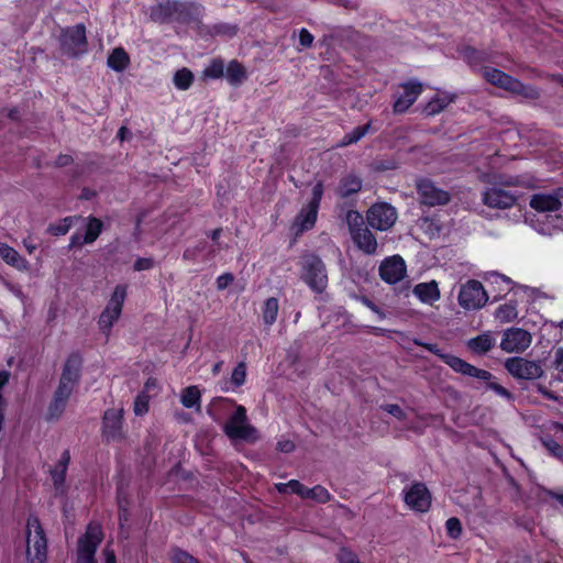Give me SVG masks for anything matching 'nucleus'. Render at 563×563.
I'll use <instances>...</instances> for the list:
<instances>
[{"mask_svg": "<svg viewBox=\"0 0 563 563\" xmlns=\"http://www.w3.org/2000/svg\"><path fill=\"white\" fill-rule=\"evenodd\" d=\"M544 445L547 446V449L549 451H551L554 455L556 456H560L563 454V446L560 445L558 442H555L554 440H547V441H543Z\"/></svg>", "mask_w": 563, "mask_h": 563, "instance_id": "obj_56", "label": "nucleus"}, {"mask_svg": "<svg viewBox=\"0 0 563 563\" xmlns=\"http://www.w3.org/2000/svg\"><path fill=\"white\" fill-rule=\"evenodd\" d=\"M126 297V286L118 285L108 301L106 308L101 312L98 324L100 330L108 336L113 324L121 316L122 307Z\"/></svg>", "mask_w": 563, "mask_h": 563, "instance_id": "obj_7", "label": "nucleus"}, {"mask_svg": "<svg viewBox=\"0 0 563 563\" xmlns=\"http://www.w3.org/2000/svg\"><path fill=\"white\" fill-rule=\"evenodd\" d=\"M401 92L395 98L393 110L395 113L406 112L423 91V86L417 80H410L400 86Z\"/></svg>", "mask_w": 563, "mask_h": 563, "instance_id": "obj_17", "label": "nucleus"}, {"mask_svg": "<svg viewBox=\"0 0 563 563\" xmlns=\"http://www.w3.org/2000/svg\"><path fill=\"white\" fill-rule=\"evenodd\" d=\"M172 563H199V561L188 552L175 549L170 553Z\"/></svg>", "mask_w": 563, "mask_h": 563, "instance_id": "obj_45", "label": "nucleus"}, {"mask_svg": "<svg viewBox=\"0 0 563 563\" xmlns=\"http://www.w3.org/2000/svg\"><path fill=\"white\" fill-rule=\"evenodd\" d=\"M465 58L472 66H476L477 63L482 59V53L476 49L470 48L465 52Z\"/></svg>", "mask_w": 563, "mask_h": 563, "instance_id": "obj_55", "label": "nucleus"}, {"mask_svg": "<svg viewBox=\"0 0 563 563\" xmlns=\"http://www.w3.org/2000/svg\"><path fill=\"white\" fill-rule=\"evenodd\" d=\"M505 367L517 379L533 380L543 375V369L539 362L523 357L516 356L506 360Z\"/></svg>", "mask_w": 563, "mask_h": 563, "instance_id": "obj_11", "label": "nucleus"}, {"mask_svg": "<svg viewBox=\"0 0 563 563\" xmlns=\"http://www.w3.org/2000/svg\"><path fill=\"white\" fill-rule=\"evenodd\" d=\"M445 527L448 534L453 539H457L462 533V525L457 518L452 517L448 519Z\"/></svg>", "mask_w": 563, "mask_h": 563, "instance_id": "obj_46", "label": "nucleus"}, {"mask_svg": "<svg viewBox=\"0 0 563 563\" xmlns=\"http://www.w3.org/2000/svg\"><path fill=\"white\" fill-rule=\"evenodd\" d=\"M25 534L27 563H46L47 539L37 517L29 516Z\"/></svg>", "mask_w": 563, "mask_h": 563, "instance_id": "obj_2", "label": "nucleus"}, {"mask_svg": "<svg viewBox=\"0 0 563 563\" xmlns=\"http://www.w3.org/2000/svg\"><path fill=\"white\" fill-rule=\"evenodd\" d=\"M406 263L399 255L385 258L379 266V276L387 284H396L406 276Z\"/></svg>", "mask_w": 563, "mask_h": 563, "instance_id": "obj_18", "label": "nucleus"}, {"mask_svg": "<svg viewBox=\"0 0 563 563\" xmlns=\"http://www.w3.org/2000/svg\"><path fill=\"white\" fill-rule=\"evenodd\" d=\"M102 228H103V223L101 222V220H99L95 217H89L87 219V228H86V233L84 236V243H86V244L93 243L100 235Z\"/></svg>", "mask_w": 563, "mask_h": 563, "instance_id": "obj_32", "label": "nucleus"}, {"mask_svg": "<svg viewBox=\"0 0 563 563\" xmlns=\"http://www.w3.org/2000/svg\"><path fill=\"white\" fill-rule=\"evenodd\" d=\"M532 343V335L521 328H510L504 332L500 349L507 353H520Z\"/></svg>", "mask_w": 563, "mask_h": 563, "instance_id": "obj_14", "label": "nucleus"}, {"mask_svg": "<svg viewBox=\"0 0 563 563\" xmlns=\"http://www.w3.org/2000/svg\"><path fill=\"white\" fill-rule=\"evenodd\" d=\"M227 78L230 84L238 85L246 79L244 67L236 60H231L227 67Z\"/></svg>", "mask_w": 563, "mask_h": 563, "instance_id": "obj_34", "label": "nucleus"}, {"mask_svg": "<svg viewBox=\"0 0 563 563\" xmlns=\"http://www.w3.org/2000/svg\"><path fill=\"white\" fill-rule=\"evenodd\" d=\"M0 257L8 265L16 268L20 272H26L30 268L29 262L22 257L18 251L3 242H0Z\"/></svg>", "mask_w": 563, "mask_h": 563, "instance_id": "obj_22", "label": "nucleus"}, {"mask_svg": "<svg viewBox=\"0 0 563 563\" xmlns=\"http://www.w3.org/2000/svg\"><path fill=\"white\" fill-rule=\"evenodd\" d=\"M303 498L311 499L317 503H327L330 500L331 494L323 486L317 485L312 488L306 487Z\"/></svg>", "mask_w": 563, "mask_h": 563, "instance_id": "obj_37", "label": "nucleus"}, {"mask_svg": "<svg viewBox=\"0 0 563 563\" xmlns=\"http://www.w3.org/2000/svg\"><path fill=\"white\" fill-rule=\"evenodd\" d=\"M351 236L357 247L364 253L374 254L376 252L377 241L374 234L367 228L355 231V233Z\"/></svg>", "mask_w": 563, "mask_h": 563, "instance_id": "obj_24", "label": "nucleus"}, {"mask_svg": "<svg viewBox=\"0 0 563 563\" xmlns=\"http://www.w3.org/2000/svg\"><path fill=\"white\" fill-rule=\"evenodd\" d=\"M345 221L349 225L351 235L357 230L364 229V220L360 212L355 210H349L345 214Z\"/></svg>", "mask_w": 563, "mask_h": 563, "instance_id": "obj_40", "label": "nucleus"}, {"mask_svg": "<svg viewBox=\"0 0 563 563\" xmlns=\"http://www.w3.org/2000/svg\"><path fill=\"white\" fill-rule=\"evenodd\" d=\"M495 338L490 332H484L467 341V347L476 354H485L495 345Z\"/></svg>", "mask_w": 563, "mask_h": 563, "instance_id": "obj_26", "label": "nucleus"}, {"mask_svg": "<svg viewBox=\"0 0 563 563\" xmlns=\"http://www.w3.org/2000/svg\"><path fill=\"white\" fill-rule=\"evenodd\" d=\"M76 220V217H66L56 223L49 224L47 231L52 235H65L70 230Z\"/></svg>", "mask_w": 563, "mask_h": 563, "instance_id": "obj_38", "label": "nucleus"}, {"mask_svg": "<svg viewBox=\"0 0 563 563\" xmlns=\"http://www.w3.org/2000/svg\"><path fill=\"white\" fill-rule=\"evenodd\" d=\"M74 388L75 386L59 380V385L54 395L68 401Z\"/></svg>", "mask_w": 563, "mask_h": 563, "instance_id": "obj_49", "label": "nucleus"}, {"mask_svg": "<svg viewBox=\"0 0 563 563\" xmlns=\"http://www.w3.org/2000/svg\"><path fill=\"white\" fill-rule=\"evenodd\" d=\"M417 190L421 203L434 207L443 206L450 201L448 191L439 188L429 179H421L417 184Z\"/></svg>", "mask_w": 563, "mask_h": 563, "instance_id": "obj_16", "label": "nucleus"}, {"mask_svg": "<svg viewBox=\"0 0 563 563\" xmlns=\"http://www.w3.org/2000/svg\"><path fill=\"white\" fill-rule=\"evenodd\" d=\"M150 395L141 391L134 400L133 411L136 416H144L148 411Z\"/></svg>", "mask_w": 563, "mask_h": 563, "instance_id": "obj_41", "label": "nucleus"}, {"mask_svg": "<svg viewBox=\"0 0 563 563\" xmlns=\"http://www.w3.org/2000/svg\"><path fill=\"white\" fill-rule=\"evenodd\" d=\"M313 35L307 29L299 31V43L302 47H310L313 43Z\"/></svg>", "mask_w": 563, "mask_h": 563, "instance_id": "obj_51", "label": "nucleus"}, {"mask_svg": "<svg viewBox=\"0 0 563 563\" xmlns=\"http://www.w3.org/2000/svg\"><path fill=\"white\" fill-rule=\"evenodd\" d=\"M153 267V261L151 258H137L134 263L135 271H146Z\"/></svg>", "mask_w": 563, "mask_h": 563, "instance_id": "obj_57", "label": "nucleus"}, {"mask_svg": "<svg viewBox=\"0 0 563 563\" xmlns=\"http://www.w3.org/2000/svg\"><path fill=\"white\" fill-rule=\"evenodd\" d=\"M278 309L279 305L277 298L271 297L265 300L263 306V321L266 325H272L275 323Z\"/></svg>", "mask_w": 563, "mask_h": 563, "instance_id": "obj_33", "label": "nucleus"}, {"mask_svg": "<svg viewBox=\"0 0 563 563\" xmlns=\"http://www.w3.org/2000/svg\"><path fill=\"white\" fill-rule=\"evenodd\" d=\"M70 462V454L68 450H65L60 459L58 460L57 464L54 466V468L51 470V476L52 481L55 487V490L58 493L64 492V484L66 478L67 468Z\"/></svg>", "mask_w": 563, "mask_h": 563, "instance_id": "obj_21", "label": "nucleus"}, {"mask_svg": "<svg viewBox=\"0 0 563 563\" xmlns=\"http://www.w3.org/2000/svg\"><path fill=\"white\" fill-rule=\"evenodd\" d=\"M413 294L424 303L432 305L440 299V290L437 282L420 283L415 286Z\"/></svg>", "mask_w": 563, "mask_h": 563, "instance_id": "obj_23", "label": "nucleus"}, {"mask_svg": "<svg viewBox=\"0 0 563 563\" xmlns=\"http://www.w3.org/2000/svg\"><path fill=\"white\" fill-rule=\"evenodd\" d=\"M362 188V180L354 175H347L342 178L338 188V194L342 198H346L351 195L358 192Z\"/></svg>", "mask_w": 563, "mask_h": 563, "instance_id": "obj_28", "label": "nucleus"}, {"mask_svg": "<svg viewBox=\"0 0 563 563\" xmlns=\"http://www.w3.org/2000/svg\"><path fill=\"white\" fill-rule=\"evenodd\" d=\"M123 408H110L103 416V434L108 440H118L122 437Z\"/></svg>", "mask_w": 563, "mask_h": 563, "instance_id": "obj_19", "label": "nucleus"}, {"mask_svg": "<svg viewBox=\"0 0 563 563\" xmlns=\"http://www.w3.org/2000/svg\"><path fill=\"white\" fill-rule=\"evenodd\" d=\"M323 195V186L321 183H317L312 188V197L308 205L319 208L320 201Z\"/></svg>", "mask_w": 563, "mask_h": 563, "instance_id": "obj_50", "label": "nucleus"}, {"mask_svg": "<svg viewBox=\"0 0 563 563\" xmlns=\"http://www.w3.org/2000/svg\"><path fill=\"white\" fill-rule=\"evenodd\" d=\"M423 346L438 355L446 365H449L454 372L460 373L465 376L474 377V378H488V374L485 372L478 371L477 367L467 363L466 361L448 353H443L435 344H423Z\"/></svg>", "mask_w": 563, "mask_h": 563, "instance_id": "obj_13", "label": "nucleus"}, {"mask_svg": "<svg viewBox=\"0 0 563 563\" xmlns=\"http://www.w3.org/2000/svg\"><path fill=\"white\" fill-rule=\"evenodd\" d=\"M214 33L217 35H224V36H233L236 34V26L225 23H219L213 26Z\"/></svg>", "mask_w": 563, "mask_h": 563, "instance_id": "obj_48", "label": "nucleus"}, {"mask_svg": "<svg viewBox=\"0 0 563 563\" xmlns=\"http://www.w3.org/2000/svg\"><path fill=\"white\" fill-rule=\"evenodd\" d=\"M62 51L68 56L76 57L87 52L88 43L86 27L84 24H76L62 30L59 36Z\"/></svg>", "mask_w": 563, "mask_h": 563, "instance_id": "obj_10", "label": "nucleus"}, {"mask_svg": "<svg viewBox=\"0 0 563 563\" xmlns=\"http://www.w3.org/2000/svg\"><path fill=\"white\" fill-rule=\"evenodd\" d=\"M518 317L517 303L515 301H508L500 305L495 311V318L503 323L511 322Z\"/></svg>", "mask_w": 563, "mask_h": 563, "instance_id": "obj_31", "label": "nucleus"}, {"mask_svg": "<svg viewBox=\"0 0 563 563\" xmlns=\"http://www.w3.org/2000/svg\"><path fill=\"white\" fill-rule=\"evenodd\" d=\"M489 297L481 282L468 279L460 286L457 301L465 310L482 309L488 301Z\"/></svg>", "mask_w": 563, "mask_h": 563, "instance_id": "obj_8", "label": "nucleus"}, {"mask_svg": "<svg viewBox=\"0 0 563 563\" xmlns=\"http://www.w3.org/2000/svg\"><path fill=\"white\" fill-rule=\"evenodd\" d=\"M306 486H303L301 483H299L296 479H291L288 482V493L296 494L303 498Z\"/></svg>", "mask_w": 563, "mask_h": 563, "instance_id": "obj_52", "label": "nucleus"}, {"mask_svg": "<svg viewBox=\"0 0 563 563\" xmlns=\"http://www.w3.org/2000/svg\"><path fill=\"white\" fill-rule=\"evenodd\" d=\"M200 398L201 394L197 386H189L184 389L180 401L181 405L186 408H196L197 411L200 410Z\"/></svg>", "mask_w": 563, "mask_h": 563, "instance_id": "obj_30", "label": "nucleus"}, {"mask_svg": "<svg viewBox=\"0 0 563 563\" xmlns=\"http://www.w3.org/2000/svg\"><path fill=\"white\" fill-rule=\"evenodd\" d=\"M318 209L319 208L308 203L301 208L292 222V230L296 235L313 228L318 216Z\"/></svg>", "mask_w": 563, "mask_h": 563, "instance_id": "obj_20", "label": "nucleus"}, {"mask_svg": "<svg viewBox=\"0 0 563 563\" xmlns=\"http://www.w3.org/2000/svg\"><path fill=\"white\" fill-rule=\"evenodd\" d=\"M382 409L386 412H388L389 415L394 416L396 419L402 421L406 419V412L404 411V409L396 405V404H387V405H384L382 406Z\"/></svg>", "mask_w": 563, "mask_h": 563, "instance_id": "obj_47", "label": "nucleus"}, {"mask_svg": "<svg viewBox=\"0 0 563 563\" xmlns=\"http://www.w3.org/2000/svg\"><path fill=\"white\" fill-rule=\"evenodd\" d=\"M129 62L130 59L128 54L121 47L114 48L108 57V66L115 71L124 70L128 67Z\"/></svg>", "mask_w": 563, "mask_h": 563, "instance_id": "obj_29", "label": "nucleus"}, {"mask_svg": "<svg viewBox=\"0 0 563 563\" xmlns=\"http://www.w3.org/2000/svg\"><path fill=\"white\" fill-rule=\"evenodd\" d=\"M277 450L284 453H290L295 450V443L289 439H280L277 442Z\"/></svg>", "mask_w": 563, "mask_h": 563, "instance_id": "obj_54", "label": "nucleus"}, {"mask_svg": "<svg viewBox=\"0 0 563 563\" xmlns=\"http://www.w3.org/2000/svg\"><path fill=\"white\" fill-rule=\"evenodd\" d=\"M157 380L155 378H148L144 385V389L142 391H145V394H148L151 390L157 389Z\"/></svg>", "mask_w": 563, "mask_h": 563, "instance_id": "obj_62", "label": "nucleus"}, {"mask_svg": "<svg viewBox=\"0 0 563 563\" xmlns=\"http://www.w3.org/2000/svg\"><path fill=\"white\" fill-rule=\"evenodd\" d=\"M454 98V95L448 92L439 93L427 103L424 111L428 115H435L453 102Z\"/></svg>", "mask_w": 563, "mask_h": 563, "instance_id": "obj_27", "label": "nucleus"}, {"mask_svg": "<svg viewBox=\"0 0 563 563\" xmlns=\"http://www.w3.org/2000/svg\"><path fill=\"white\" fill-rule=\"evenodd\" d=\"M103 556L106 563H117L114 551L109 545L103 549Z\"/></svg>", "mask_w": 563, "mask_h": 563, "instance_id": "obj_61", "label": "nucleus"}, {"mask_svg": "<svg viewBox=\"0 0 563 563\" xmlns=\"http://www.w3.org/2000/svg\"><path fill=\"white\" fill-rule=\"evenodd\" d=\"M369 128H371L369 123L361 125V126H356L352 132L344 135L340 145L347 146V145L358 142L363 136L366 135Z\"/></svg>", "mask_w": 563, "mask_h": 563, "instance_id": "obj_39", "label": "nucleus"}, {"mask_svg": "<svg viewBox=\"0 0 563 563\" xmlns=\"http://www.w3.org/2000/svg\"><path fill=\"white\" fill-rule=\"evenodd\" d=\"M246 379V365L245 363H239L232 371L230 383L234 387H240L245 383Z\"/></svg>", "mask_w": 563, "mask_h": 563, "instance_id": "obj_43", "label": "nucleus"}, {"mask_svg": "<svg viewBox=\"0 0 563 563\" xmlns=\"http://www.w3.org/2000/svg\"><path fill=\"white\" fill-rule=\"evenodd\" d=\"M67 405V400L54 395V398L48 407V417L57 419L62 416Z\"/></svg>", "mask_w": 563, "mask_h": 563, "instance_id": "obj_44", "label": "nucleus"}, {"mask_svg": "<svg viewBox=\"0 0 563 563\" xmlns=\"http://www.w3.org/2000/svg\"><path fill=\"white\" fill-rule=\"evenodd\" d=\"M194 81V74L188 68H181L174 75L173 82L179 90H187Z\"/></svg>", "mask_w": 563, "mask_h": 563, "instance_id": "obj_36", "label": "nucleus"}, {"mask_svg": "<svg viewBox=\"0 0 563 563\" xmlns=\"http://www.w3.org/2000/svg\"><path fill=\"white\" fill-rule=\"evenodd\" d=\"M4 287L7 288L8 291L13 294L19 299H21V300L24 299V295L22 292V289L18 285L11 284L9 282H4Z\"/></svg>", "mask_w": 563, "mask_h": 563, "instance_id": "obj_59", "label": "nucleus"}, {"mask_svg": "<svg viewBox=\"0 0 563 563\" xmlns=\"http://www.w3.org/2000/svg\"><path fill=\"white\" fill-rule=\"evenodd\" d=\"M102 539L101 526L97 522L89 523L86 532L78 539L76 563H96L95 553Z\"/></svg>", "mask_w": 563, "mask_h": 563, "instance_id": "obj_6", "label": "nucleus"}, {"mask_svg": "<svg viewBox=\"0 0 563 563\" xmlns=\"http://www.w3.org/2000/svg\"><path fill=\"white\" fill-rule=\"evenodd\" d=\"M563 188L559 187L551 192H538L531 196L529 206L539 213L538 221L542 218L549 221L548 227H542L539 231L542 234H551L562 225V219L559 212L562 209Z\"/></svg>", "mask_w": 563, "mask_h": 563, "instance_id": "obj_1", "label": "nucleus"}, {"mask_svg": "<svg viewBox=\"0 0 563 563\" xmlns=\"http://www.w3.org/2000/svg\"><path fill=\"white\" fill-rule=\"evenodd\" d=\"M233 282V275L225 273L217 278V288L219 290L225 289Z\"/></svg>", "mask_w": 563, "mask_h": 563, "instance_id": "obj_53", "label": "nucleus"}, {"mask_svg": "<svg viewBox=\"0 0 563 563\" xmlns=\"http://www.w3.org/2000/svg\"><path fill=\"white\" fill-rule=\"evenodd\" d=\"M118 505H119V520H120V525L123 526V523L125 521H128V514H126V508H125V505H124L123 499L121 498V496L118 497Z\"/></svg>", "mask_w": 563, "mask_h": 563, "instance_id": "obj_60", "label": "nucleus"}, {"mask_svg": "<svg viewBox=\"0 0 563 563\" xmlns=\"http://www.w3.org/2000/svg\"><path fill=\"white\" fill-rule=\"evenodd\" d=\"M405 504L413 511L426 512L431 506V494L422 483H415L404 489Z\"/></svg>", "mask_w": 563, "mask_h": 563, "instance_id": "obj_15", "label": "nucleus"}, {"mask_svg": "<svg viewBox=\"0 0 563 563\" xmlns=\"http://www.w3.org/2000/svg\"><path fill=\"white\" fill-rule=\"evenodd\" d=\"M482 74L483 77L492 85L504 88L505 90H508L512 93L522 96L523 98L537 99L540 96L537 88L532 86H526L499 69L484 67L482 69Z\"/></svg>", "mask_w": 563, "mask_h": 563, "instance_id": "obj_4", "label": "nucleus"}, {"mask_svg": "<svg viewBox=\"0 0 563 563\" xmlns=\"http://www.w3.org/2000/svg\"><path fill=\"white\" fill-rule=\"evenodd\" d=\"M80 374V358L77 355H71L65 363L60 382L68 383L76 386Z\"/></svg>", "mask_w": 563, "mask_h": 563, "instance_id": "obj_25", "label": "nucleus"}, {"mask_svg": "<svg viewBox=\"0 0 563 563\" xmlns=\"http://www.w3.org/2000/svg\"><path fill=\"white\" fill-rule=\"evenodd\" d=\"M481 199L490 209L507 210L517 203L518 197L514 191L506 189L504 183H495L482 192Z\"/></svg>", "mask_w": 563, "mask_h": 563, "instance_id": "obj_9", "label": "nucleus"}, {"mask_svg": "<svg viewBox=\"0 0 563 563\" xmlns=\"http://www.w3.org/2000/svg\"><path fill=\"white\" fill-rule=\"evenodd\" d=\"M71 162V157L68 156V155H60L57 161H56V164L58 166H66L68 165L69 163Z\"/></svg>", "mask_w": 563, "mask_h": 563, "instance_id": "obj_64", "label": "nucleus"}, {"mask_svg": "<svg viewBox=\"0 0 563 563\" xmlns=\"http://www.w3.org/2000/svg\"><path fill=\"white\" fill-rule=\"evenodd\" d=\"M300 265L301 279L311 290L318 294L323 292L328 285V275L321 258L313 254H308L302 256Z\"/></svg>", "mask_w": 563, "mask_h": 563, "instance_id": "obj_5", "label": "nucleus"}, {"mask_svg": "<svg viewBox=\"0 0 563 563\" xmlns=\"http://www.w3.org/2000/svg\"><path fill=\"white\" fill-rule=\"evenodd\" d=\"M223 432L230 440L255 442L258 439L257 430L249 422L246 409L236 405L223 424Z\"/></svg>", "mask_w": 563, "mask_h": 563, "instance_id": "obj_3", "label": "nucleus"}, {"mask_svg": "<svg viewBox=\"0 0 563 563\" xmlns=\"http://www.w3.org/2000/svg\"><path fill=\"white\" fill-rule=\"evenodd\" d=\"M554 367L563 374V347H559L554 355Z\"/></svg>", "mask_w": 563, "mask_h": 563, "instance_id": "obj_58", "label": "nucleus"}, {"mask_svg": "<svg viewBox=\"0 0 563 563\" xmlns=\"http://www.w3.org/2000/svg\"><path fill=\"white\" fill-rule=\"evenodd\" d=\"M363 302L366 305V307H368L372 311H374L375 313H377L379 316L380 319H384L385 318V313L380 311V309L375 305L373 303L371 300L368 299H363Z\"/></svg>", "mask_w": 563, "mask_h": 563, "instance_id": "obj_63", "label": "nucleus"}, {"mask_svg": "<svg viewBox=\"0 0 563 563\" xmlns=\"http://www.w3.org/2000/svg\"><path fill=\"white\" fill-rule=\"evenodd\" d=\"M478 371L485 372L488 374V376H489L488 378H477L478 380L486 383L488 389L495 391L498 396H500L509 401L514 399V395L508 389H506L505 387H503L501 385H499L498 383H496L494 380V376L490 372H488L486 369H482V368H478Z\"/></svg>", "mask_w": 563, "mask_h": 563, "instance_id": "obj_35", "label": "nucleus"}, {"mask_svg": "<svg viewBox=\"0 0 563 563\" xmlns=\"http://www.w3.org/2000/svg\"><path fill=\"white\" fill-rule=\"evenodd\" d=\"M224 65L220 59H214L203 70V76L207 78L217 79L223 76Z\"/></svg>", "mask_w": 563, "mask_h": 563, "instance_id": "obj_42", "label": "nucleus"}, {"mask_svg": "<svg viewBox=\"0 0 563 563\" xmlns=\"http://www.w3.org/2000/svg\"><path fill=\"white\" fill-rule=\"evenodd\" d=\"M366 219L368 225L373 229L386 231L395 224L397 220V211L389 203H375L368 209Z\"/></svg>", "mask_w": 563, "mask_h": 563, "instance_id": "obj_12", "label": "nucleus"}]
</instances>
